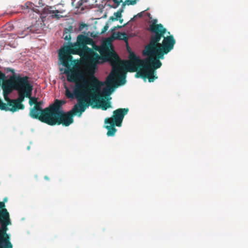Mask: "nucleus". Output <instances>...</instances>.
<instances>
[{"instance_id": "58836bf2", "label": "nucleus", "mask_w": 248, "mask_h": 248, "mask_svg": "<svg viewBox=\"0 0 248 248\" xmlns=\"http://www.w3.org/2000/svg\"><path fill=\"white\" fill-rule=\"evenodd\" d=\"M45 179L46 180H49V178H48V176H45Z\"/></svg>"}, {"instance_id": "2f4dec72", "label": "nucleus", "mask_w": 248, "mask_h": 248, "mask_svg": "<svg viewBox=\"0 0 248 248\" xmlns=\"http://www.w3.org/2000/svg\"><path fill=\"white\" fill-rule=\"evenodd\" d=\"M6 71L7 72H11L12 73H15V70L14 69H13L10 68H6Z\"/></svg>"}, {"instance_id": "393cba45", "label": "nucleus", "mask_w": 248, "mask_h": 248, "mask_svg": "<svg viewBox=\"0 0 248 248\" xmlns=\"http://www.w3.org/2000/svg\"><path fill=\"white\" fill-rule=\"evenodd\" d=\"M13 248V246H12V244H11V247H9V246H6V245H5V243H0V248Z\"/></svg>"}, {"instance_id": "4c0bfd02", "label": "nucleus", "mask_w": 248, "mask_h": 248, "mask_svg": "<svg viewBox=\"0 0 248 248\" xmlns=\"http://www.w3.org/2000/svg\"><path fill=\"white\" fill-rule=\"evenodd\" d=\"M64 70H65V69H63V68H61V69H60V71H61L62 73H63V72H64Z\"/></svg>"}, {"instance_id": "f257e3e1", "label": "nucleus", "mask_w": 248, "mask_h": 248, "mask_svg": "<svg viewBox=\"0 0 248 248\" xmlns=\"http://www.w3.org/2000/svg\"><path fill=\"white\" fill-rule=\"evenodd\" d=\"M59 60L66 69L63 74L67 76L69 82H75L73 93L65 86V95L68 98L86 99L92 102H96V97L98 92L101 90L104 82L99 81L94 76V70L91 69L89 79L85 78L83 72L78 65V62L73 60L71 55L59 53Z\"/></svg>"}, {"instance_id": "f3484780", "label": "nucleus", "mask_w": 248, "mask_h": 248, "mask_svg": "<svg viewBox=\"0 0 248 248\" xmlns=\"http://www.w3.org/2000/svg\"><path fill=\"white\" fill-rule=\"evenodd\" d=\"M73 31V27L72 26H69L68 28H65L64 30L63 37L64 40H67L70 42L71 40V36L70 35V33Z\"/></svg>"}, {"instance_id": "72a5a7b5", "label": "nucleus", "mask_w": 248, "mask_h": 248, "mask_svg": "<svg viewBox=\"0 0 248 248\" xmlns=\"http://www.w3.org/2000/svg\"><path fill=\"white\" fill-rule=\"evenodd\" d=\"M109 19L112 20V21H116V20H117V18H115V17H114V16H110V18H109Z\"/></svg>"}, {"instance_id": "ea45409f", "label": "nucleus", "mask_w": 248, "mask_h": 248, "mask_svg": "<svg viewBox=\"0 0 248 248\" xmlns=\"http://www.w3.org/2000/svg\"><path fill=\"white\" fill-rule=\"evenodd\" d=\"M119 22L122 23L123 22V19H119Z\"/></svg>"}, {"instance_id": "1a4fd4ad", "label": "nucleus", "mask_w": 248, "mask_h": 248, "mask_svg": "<svg viewBox=\"0 0 248 248\" xmlns=\"http://www.w3.org/2000/svg\"><path fill=\"white\" fill-rule=\"evenodd\" d=\"M59 100L58 99L55 100L54 103L44 109H43L42 107L43 102L42 101H37L35 105L30 108L29 115L33 119L39 120L41 122L45 123L52 111L53 107L56 105L57 101Z\"/></svg>"}, {"instance_id": "c9c22d12", "label": "nucleus", "mask_w": 248, "mask_h": 248, "mask_svg": "<svg viewBox=\"0 0 248 248\" xmlns=\"http://www.w3.org/2000/svg\"><path fill=\"white\" fill-rule=\"evenodd\" d=\"M125 25V24H124L123 26H120V25H117V26H116V27H117V29L118 28V29H120V28H121L122 27H124Z\"/></svg>"}, {"instance_id": "0eeeda50", "label": "nucleus", "mask_w": 248, "mask_h": 248, "mask_svg": "<svg viewBox=\"0 0 248 248\" xmlns=\"http://www.w3.org/2000/svg\"><path fill=\"white\" fill-rule=\"evenodd\" d=\"M24 83V84H23L22 86L19 87V89L16 90L18 92V97L16 99H14V100H12V101L14 102L13 108H9L0 99V109L14 112L19 109L22 110L24 108L25 106L22 103L24 101L25 97H31L33 90V86L29 83V79H26Z\"/></svg>"}, {"instance_id": "b1692460", "label": "nucleus", "mask_w": 248, "mask_h": 248, "mask_svg": "<svg viewBox=\"0 0 248 248\" xmlns=\"http://www.w3.org/2000/svg\"><path fill=\"white\" fill-rule=\"evenodd\" d=\"M114 16L115 18H117V20L118 18H121L122 17V11H117V12L114 13Z\"/></svg>"}, {"instance_id": "f704fd0d", "label": "nucleus", "mask_w": 248, "mask_h": 248, "mask_svg": "<svg viewBox=\"0 0 248 248\" xmlns=\"http://www.w3.org/2000/svg\"><path fill=\"white\" fill-rule=\"evenodd\" d=\"M86 26L85 24H81L80 25V29H82L85 26Z\"/></svg>"}, {"instance_id": "f8f14e48", "label": "nucleus", "mask_w": 248, "mask_h": 248, "mask_svg": "<svg viewBox=\"0 0 248 248\" xmlns=\"http://www.w3.org/2000/svg\"><path fill=\"white\" fill-rule=\"evenodd\" d=\"M11 224L10 216L0 217V243H5L6 246L11 247L10 235L7 233V226Z\"/></svg>"}, {"instance_id": "ddd939ff", "label": "nucleus", "mask_w": 248, "mask_h": 248, "mask_svg": "<svg viewBox=\"0 0 248 248\" xmlns=\"http://www.w3.org/2000/svg\"><path fill=\"white\" fill-rule=\"evenodd\" d=\"M124 69L127 71L125 67H122L120 63L117 66L113 68L112 74L109 75L114 78L115 80H116V78H118L119 82L117 85H124L126 82L125 73H124L123 74H120V73L122 72Z\"/></svg>"}, {"instance_id": "bb28decb", "label": "nucleus", "mask_w": 248, "mask_h": 248, "mask_svg": "<svg viewBox=\"0 0 248 248\" xmlns=\"http://www.w3.org/2000/svg\"><path fill=\"white\" fill-rule=\"evenodd\" d=\"M108 24H106V25L102 29L101 33H103L105 32L108 30Z\"/></svg>"}, {"instance_id": "5701e85b", "label": "nucleus", "mask_w": 248, "mask_h": 248, "mask_svg": "<svg viewBox=\"0 0 248 248\" xmlns=\"http://www.w3.org/2000/svg\"><path fill=\"white\" fill-rule=\"evenodd\" d=\"M28 98L30 99L29 102L30 105V106H32V105H35V104H36L37 101V98L36 97H31V96L30 97H28Z\"/></svg>"}, {"instance_id": "39448f33", "label": "nucleus", "mask_w": 248, "mask_h": 248, "mask_svg": "<svg viewBox=\"0 0 248 248\" xmlns=\"http://www.w3.org/2000/svg\"><path fill=\"white\" fill-rule=\"evenodd\" d=\"M93 44L94 41L92 38L85 35L79 34L77 37L76 43L72 44L70 42L69 45L61 48L59 53H61V55L77 54L82 59L84 57L86 56L87 53L93 54L95 56H98L96 51L87 46V45H93Z\"/></svg>"}, {"instance_id": "a211bd4d", "label": "nucleus", "mask_w": 248, "mask_h": 248, "mask_svg": "<svg viewBox=\"0 0 248 248\" xmlns=\"http://www.w3.org/2000/svg\"><path fill=\"white\" fill-rule=\"evenodd\" d=\"M112 37L114 39L123 40L125 42L127 41V37L124 32H118L117 33H113Z\"/></svg>"}, {"instance_id": "c85d7f7f", "label": "nucleus", "mask_w": 248, "mask_h": 248, "mask_svg": "<svg viewBox=\"0 0 248 248\" xmlns=\"http://www.w3.org/2000/svg\"><path fill=\"white\" fill-rule=\"evenodd\" d=\"M123 0H113L114 2L117 4V5H119L120 3L122 2Z\"/></svg>"}, {"instance_id": "cd10ccee", "label": "nucleus", "mask_w": 248, "mask_h": 248, "mask_svg": "<svg viewBox=\"0 0 248 248\" xmlns=\"http://www.w3.org/2000/svg\"><path fill=\"white\" fill-rule=\"evenodd\" d=\"M83 4V0H80L78 2L77 7H80Z\"/></svg>"}, {"instance_id": "4468645a", "label": "nucleus", "mask_w": 248, "mask_h": 248, "mask_svg": "<svg viewBox=\"0 0 248 248\" xmlns=\"http://www.w3.org/2000/svg\"><path fill=\"white\" fill-rule=\"evenodd\" d=\"M106 87L103 90L102 94L104 96H108L113 91L115 79L113 76L109 75L106 79Z\"/></svg>"}, {"instance_id": "aec40b11", "label": "nucleus", "mask_w": 248, "mask_h": 248, "mask_svg": "<svg viewBox=\"0 0 248 248\" xmlns=\"http://www.w3.org/2000/svg\"><path fill=\"white\" fill-rule=\"evenodd\" d=\"M11 93H6V92H3V97L4 98V100L7 102L6 105L8 107H11V108H13L14 106V102L12 101V100H14V99H10L8 97V95L10 94Z\"/></svg>"}, {"instance_id": "f03ea898", "label": "nucleus", "mask_w": 248, "mask_h": 248, "mask_svg": "<svg viewBox=\"0 0 248 248\" xmlns=\"http://www.w3.org/2000/svg\"><path fill=\"white\" fill-rule=\"evenodd\" d=\"M156 20L149 25L148 30L151 32L149 43L142 52L144 56H152L160 60L164 59V55L173 49L175 40L173 35L164 36L167 29L162 24H156Z\"/></svg>"}, {"instance_id": "dca6fc26", "label": "nucleus", "mask_w": 248, "mask_h": 248, "mask_svg": "<svg viewBox=\"0 0 248 248\" xmlns=\"http://www.w3.org/2000/svg\"><path fill=\"white\" fill-rule=\"evenodd\" d=\"M35 27L33 25L30 26L29 27H27V28L25 29L23 31H18L17 33V37L18 38H24L26 36H27L28 34H29L30 32L34 33L35 30H34Z\"/></svg>"}, {"instance_id": "423d86ee", "label": "nucleus", "mask_w": 248, "mask_h": 248, "mask_svg": "<svg viewBox=\"0 0 248 248\" xmlns=\"http://www.w3.org/2000/svg\"><path fill=\"white\" fill-rule=\"evenodd\" d=\"M162 65L161 62L152 56H147L139 65L138 70L136 71L135 77L144 79L148 78L149 82H154L157 78L155 70Z\"/></svg>"}, {"instance_id": "412c9836", "label": "nucleus", "mask_w": 248, "mask_h": 248, "mask_svg": "<svg viewBox=\"0 0 248 248\" xmlns=\"http://www.w3.org/2000/svg\"><path fill=\"white\" fill-rule=\"evenodd\" d=\"M11 93H6V92H3V97L4 98V100L7 102L6 105L8 107H11V108H13L14 106V102L12 101V100H14V99H10L8 97V95L10 94Z\"/></svg>"}, {"instance_id": "6ab92c4d", "label": "nucleus", "mask_w": 248, "mask_h": 248, "mask_svg": "<svg viewBox=\"0 0 248 248\" xmlns=\"http://www.w3.org/2000/svg\"><path fill=\"white\" fill-rule=\"evenodd\" d=\"M5 207L4 202H0V217L10 216L7 210Z\"/></svg>"}, {"instance_id": "a878e982", "label": "nucleus", "mask_w": 248, "mask_h": 248, "mask_svg": "<svg viewBox=\"0 0 248 248\" xmlns=\"http://www.w3.org/2000/svg\"><path fill=\"white\" fill-rule=\"evenodd\" d=\"M27 9H31L32 7V3L30 2H27L25 4Z\"/></svg>"}, {"instance_id": "4be33fe9", "label": "nucleus", "mask_w": 248, "mask_h": 248, "mask_svg": "<svg viewBox=\"0 0 248 248\" xmlns=\"http://www.w3.org/2000/svg\"><path fill=\"white\" fill-rule=\"evenodd\" d=\"M52 9H53V7H47V8H45V10L46 11V12H47L48 13H49V14H51V13H57V14H58V13H60V12L58 10H54Z\"/></svg>"}, {"instance_id": "7c9ffc66", "label": "nucleus", "mask_w": 248, "mask_h": 248, "mask_svg": "<svg viewBox=\"0 0 248 248\" xmlns=\"http://www.w3.org/2000/svg\"><path fill=\"white\" fill-rule=\"evenodd\" d=\"M129 3L131 5H134L136 3V0H129Z\"/></svg>"}, {"instance_id": "9b49d317", "label": "nucleus", "mask_w": 248, "mask_h": 248, "mask_svg": "<svg viewBox=\"0 0 248 248\" xmlns=\"http://www.w3.org/2000/svg\"><path fill=\"white\" fill-rule=\"evenodd\" d=\"M126 49L129 53V60L123 61L120 63L121 66L125 67L128 72H134L138 70L140 64L142 61L131 51L128 45H127Z\"/></svg>"}, {"instance_id": "c756f323", "label": "nucleus", "mask_w": 248, "mask_h": 248, "mask_svg": "<svg viewBox=\"0 0 248 248\" xmlns=\"http://www.w3.org/2000/svg\"><path fill=\"white\" fill-rule=\"evenodd\" d=\"M52 18H56L57 19H59L60 18V16L58 15V14L55 13V15L52 16Z\"/></svg>"}, {"instance_id": "9d476101", "label": "nucleus", "mask_w": 248, "mask_h": 248, "mask_svg": "<svg viewBox=\"0 0 248 248\" xmlns=\"http://www.w3.org/2000/svg\"><path fill=\"white\" fill-rule=\"evenodd\" d=\"M26 79H29V77H21L19 75L11 76L9 79L6 78L1 85L3 92L11 93L14 90L16 91L19 89V87L24 84V82Z\"/></svg>"}, {"instance_id": "20e7f679", "label": "nucleus", "mask_w": 248, "mask_h": 248, "mask_svg": "<svg viewBox=\"0 0 248 248\" xmlns=\"http://www.w3.org/2000/svg\"><path fill=\"white\" fill-rule=\"evenodd\" d=\"M93 49L98 51L100 54L95 56L93 54L87 53L86 56L83 57L82 60L85 62L90 69H95L96 65L99 62V60H102L101 62H109L111 64L115 63L120 60L118 54L114 51L111 46L103 45L100 46L91 45Z\"/></svg>"}, {"instance_id": "6e6552de", "label": "nucleus", "mask_w": 248, "mask_h": 248, "mask_svg": "<svg viewBox=\"0 0 248 248\" xmlns=\"http://www.w3.org/2000/svg\"><path fill=\"white\" fill-rule=\"evenodd\" d=\"M128 108H118L113 111L111 118H107L105 120V127L108 130L107 135L108 137L114 136L117 131L115 126H122L124 117L128 112Z\"/></svg>"}, {"instance_id": "a19ab883", "label": "nucleus", "mask_w": 248, "mask_h": 248, "mask_svg": "<svg viewBox=\"0 0 248 248\" xmlns=\"http://www.w3.org/2000/svg\"><path fill=\"white\" fill-rule=\"evenodd\" d=\"M6 201H7V198H6L4 199V202H6Z\"/></svg>"}, {"instance_id": "473e14b6", "label": "nucleus", "mask_w": 248, "mask_h": 248, "mask_svg": "<svg viewBox=\"0 0 248 248\" xmlns=\"http://www.w3.org/2000/svg\"><path fill=\"white\" fill-rule=\"evenodd\" d=\"M144 12V11H143V12H140V13H138V14H137V16H135V17L137 16H138L139 17H141L142 16V15H143L142 13H143Z\"/></svg>"}, {"instance_id": "2eb2a0df", "label": "nucleus", "mask_w": 248, "mask_h": 248, "mask_svg": "<svg viewBox=\"0 0 248 248\" xmlns=\"http://www.w3.org/2000/svg\"><path fill=\"white\" fill-rule=\"evenodd\" d=\"M100 90L98 92L96 95V102H93V105L91 106L93 108H101L102 110H106L108 108H109L111 107L110 103L108 101H102L99 103V104L98 105H94V104H97L99 101L97 100V98H99L100 97Z\"/></svg>"}, {"instance_id": "7ed1b4c3", "label": "nucleus", "mask_w": 248, "mask_h": 248, "mask_svg": "<svg viewBox=\"0 0 248 248\" xmlns=\"http://www.w3.org/2000/svg\"><path fill=\"white\" fill-rule=\"evenodd\" d=\"M77 99V103L71 110L67 112H64L62 109V105L65 103V101H58L56 105L53 107L52 111L45 123L50 125L62 124L68 126L73 123L74 116L77 115L80 117L89 106L93 105V102L86 99Z\"/></svg>"}, {"instance_id": "e433bc0d", "label": "nucleus", "mask_w": 248, "mask_h": 248, "mask_svg": "<svg viewBox=\"0 0 248 248\" xmlns=\"http://www.w3.org/2000/svg\"><path fill=\"white\" fill-rule=\"evenodd\" d=\"M116 29H117V27H116V26H114V27H113L112 29H111V30L112 31H115Z\"/></svg>"}]
</instances>
